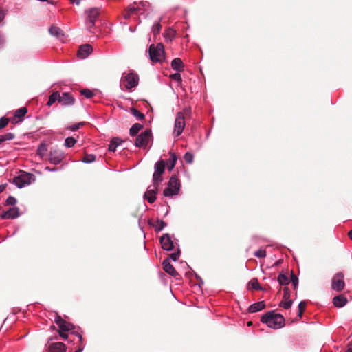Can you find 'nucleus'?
<instances>
[{
    "instance_id": "obj_33",
    "label": "nucleus",
    "mask_w": 352,
    "mask_h": 352,
    "mask_svg": "<svg viewBox=\"0 0 352 352\" xmlns=\"http://www.w3.org/2000/svg\"><path fill=\"white\" fill-rule=\"evenodd\" d=\"M27 112L28 109L26 107H21L15 111L14 116L18 118H21L26 114Z\"/></svg>"
},
{
    "instance_id": "obj_28",
    "label": "nucleus",
    "mask_w": 352,
    "mask_h": 352,
    "mask_svg": "<svg viewBox=\"0 0 352 352\" xmlns=\"http://www.w3.org/2000/svg\"><path fill=\"white\" fill-rule=\"evenodd\" d=\"M143 126L141 124H134L129 130V134L131 136H135L138 132L142 129Z\"/></svg>"
},
{
    "instance_id": "obj_18",
    "label": "nucleus",
    "mask_w": 352,
    "mask_h": 352,
    "mask_svg": "<svg viewBox=\"0 0 352 352\" xmlns=\"http://www.w3.org/2000/svg\"><path fill=\"white\" fill-rule=\"evenodd\" d=\"M19 216V210L16 207L10 208L8 210L3 212L1 218L2 219H14Z\"/></svg>"
},
{
    "instance_id": "obj_61",
    "label": "nucleus",
    "mask_w": 352,
    "mask_h": 352,
    "mask_svg": "<svg viewBox=\"0 0 352 352\" xmlns=\"http://www.w3.org/2000/svg\"><path fill=\"white\" fill-rule=\"evenodd\" d=\"M82 348L79 349L78 350H77V351H76L74 352H82Z\"/></svg>"
},
{
    "instance_id": "obj_6",
    "label": "nucleus",
    "mask_w": 352,
    "mask_h": 352,
    "mask_svg": "<svg viewBox=\"0 0 352 352\" xmlns=\"http://www.w3.org/2000/svg\"><path fill=\"white\" fill-rule=\"evenodd\" d=\"M122 84L127 89H131L138 86L139 82V76L138 74L134 72H130L128 74H123L122 79Z\"/></svg>"
},
{
    "instance_id": "obj_51",
    "label": "nucleus",
    "mask_w": 352,
    "mask_h": 352,
    "mask_svg": "<svg viewBox=\"0 0 352 352\" xmlns=\"http://www.w3.org/2000/svg\"><path fill=\"white\" fill-rule=\"evenodd\" d=\"M67 331H59V335L64 339H67L68 338V335L66 333Z\"/></svg>"
},
{
    "instance_id": "obj_3",
    "label": "nucleus",
    "mask_w": 352,
    "mask_h": 352,
    "mask_svg": "<svg viewBox=\"0 0 352 352\" xmlns=\"http://www.w3.org/2000/svg\"><path fill=\"white\" fill-rule=\"evenodd\" d=\"M148 52L153 62H162L165 58L164 45L161 43H157V45H151Z\"/></svg>"
},
{
    "instance_id": "obj_57",
    "label": "nucleus",
    "mask_w": 352,
    "mask_h": 352,
    "mask_svg": "<svg viewBox=\"0 0 352 352\" xmlns=\"http://www.w3.org/2000/svg\"><path fill=\"white\" fill-rule=\"evenodd\" d=\"M6 186V184H0V193L5 190Z\"/></svg>"
},
{
    "instance_id": "obj_30",
    "label": "nucleus",
    "mask_w": 352,
    "mask_h": 352,
    "mask_svg": "<svg viewBox=\"0 0 352 352\" xmlns=\"http://www.w3.org/2000/svg\"><path fill=\"white\" fill-rule=\"evenodd\" d=\"M277 280L281 285H287L289 283L288 277L284 274H280L278 276Z\"/></svg>"
},
{
    "instance_id": "obj_17",
    "label": "nucleus",
    "mask_w": 352,
    "mask_h": 352,
    "mask_svg": "<svg viewBox=\"0 0 352 352\" xmlns=\"http://www.w3.org/2000/svg\"><path fill=\"white\" fill-rule=\"evenodd\" d=\"M75 100L74 97L69 93L65 92L60 96L59 94V103L63 106H71L74 104Z\"/></svg>"
},
{
    "instance_id": "obj_40",
    "label": "nucleus",
    "mask_w": 352,
    "mask_h": 352,
    "mask_svg": "<svg viewBox=\"0 0 352 352\" xmlns=\"http://www.w3.org/2000/svg\"><path fill=\"white\" fill-rule=\"evenodd\" d=\"M81 94L87 98H91L94 96L93 91L88 89H82Z\"/></svg>"
},
{
    "instance_id": "obj_31",
    "label": "nucleus",
    "mask_w": 352,
    "mask_h": 352,
    "mask_svg": "<svg viewBox=\"0 0 352 352\" xmlns=\"http://www.w3.org/2000/svg\"><path fill=\"white\" fill-rule=\"evenodd\" d=\"M176 161H177L176 155L174 153L171 154V155L169 157L168 163V170L170 171L174 168Z\"/></svg>"
},
{
    "instance_id": "obj_37",
    "label": "nucleus",
    "mask_w": 352,
    "mask_h": 352,
    "mask_svg": "<svg viewBox=\"0 0 352 352\" xmlns=\"http://www.w3.org/2000/svg\"><path fill=\"white\" fill-rule=\"evenodd\" d=\"M170 78L173 80L176 81L178 85H181L182 84V79L181 74H179V72H177L175 73V74H173L170 75Z\"/></svg>"
},
{
    "instance_id": "obj_29",
    "label": "nucleus",
    "mask_w": 352,
    "mask_h": 352,
    "mask_svg": "<svg viewBox=\"0 0 352 352\" xmlns=\"http://www.w3.org/2000/svg\"><path fill=\"white\" fill-rule=\"evenodd\" d=\"M47 151V146L45 143L41 144L36 151V153L38 155H39L41 158L43 157Z\"/></svg>"
},
{
    "instance_id": "obj_27",
    "label": "nucleus",
    "mask_w": 352,
    "mask_h": 352,
    "mask_svg": "<svg viewBox=\"0 0 352 352\" xmlns=\"http://www.w3.org/2000/svg\"><path fill=\"white\" fill-rule=\"evenodd\" d=\"M56 101L59 102V92L58 91L53 92L49 96V99H48L47 105L50 107Z\"/></svg>"
},
{
    "instance_id": "obj_44",
    "label": "nucleus",
    "mask_w": 352,
    "mask_h": 352,
    "mask_svg": "<svg viewBox=\"0 0 352 352\" xmlns=\"http://www.w3.org/2000/svg\"><path fill=\"white\" fill-rule=\"evenodd\" d=\"M160 29H161V25L160 23V21L155 22L152 27L153 34H156L159 33V32L160 31Z\"/></svg>"
},
{
    "instance_id": "obj_54",
    "label": "nucleus",
    "mask_w": 352,
    "mask_h": 352,
    "mask_svg": "<svg viewBox=\"0 0 352 352\" xmlns=\"http://www.w3.org/2000/svg\"><path fill=\"white\" fill-rule=\"evenodd\" d=\"M80 125H82V124H81V123H79V124H75V125H74V126H72V130L73 131H75L78 130V129H79V127H80Z\"/></svg>"
},
{
    "instance_id": "obj_47",
    "label": "nucleus",
    "mask_w": 352,
    "mask_h": 352,
    "mask_svg": "<svg viewBox=\"0 0 352 352\" xmlns=\"http://www.w3.org/2000/svg\"><path fill=\"white\" fill-rule=\"evenodd\" d=\"M180 255V252L177 251V252H174L170 254L169 257L173 261H176L179 259Z\"/></svg>"
},
{
    "instance_id": "obj_1",
    "label": "nucleus",
    "mask_w": 352,
    "mask_h": 352,
    "mask_svg": "<svg viewBox=\"0 0 352 352\" xmlns=\"http://www.w3.org/2000/svg\"><path fill=\"white\" fill-rule=\"evenodd\" d=\"M263 323L267 324L270 328L278 329L283 327L285 324V318L280 314H276L270 311L264 314L261 319Z\"/></svg>"
},
{
    "instance_id": "obj_45",
    "label": "nucleus",
    "mask_w": 352,
    "mask_h": 352,
    "mask_svg": "<svg viewBox=\"0 0 352 352\" xmlns=\"http://www.w3.org/2000/svg\"><path fill=\"white\" fill-rule=\"evenodd\" d=\"M9 122V119L2 117L0 118V129L5 128Z\"/></svg>"
},
{
    "instance_id": "obj_38",
    "label": "nucleus",
    "mask_w": 352,
    "mask_h": 352,
    "mask_svg": "<svg viewBox=\"0 0 352 352\" xmlns=\"http://www.w3.org/2000/svg\"><path fill=\"white\" fill-rule=\"evenodd\" d=\"M293 302L292 300H284L280 302V306L287 309L292 307Z\"/></svg>"
},
{
    "instance_id": "obj_62",
    "label": "nucleus",
    "mask_w": 352,
    "mask_h": 352,
    "mask_svg": "<svg viewBox=\"0 0 352 352\" xmlns=\"http://www.w3.org/2000/svg\"><path fill=\"white\" fill-rule=\"evenodd\" d=\"M82 348L79 349L78 350H77V351H76L74 352H82Z\"/></svg>"
},
{
    "instance_id": "obj_9",
    "label": "nucleus",
    "mask_w": 352,
    "mask_h": 352,
    "mask_svg": "<svg viewBox=\"0 0 352 352\" xmlns=\"http://www.w3.org/2000/svg\"><path fill=\"white\" fill-rule=\"evenodd\" d=\"M151 137V131L149 130L144 131L137 137L135 142V146L139 148L147 146Z\"/></svg>"
},
{
    "instance_id": "obj_20",
    "label": "nucleus",
    "mask_w": 352,
    "mask_h": 352,
    "mask_svg": "<svg viewBox=\"0 0 352 352\" xmlns=\"http://www.w3.org/2000/svg\"><path fill=\"white\" fill-rule=\"evenodd\" d=\"M162 265L164 270L170 276L175 277L178 275V273L175 270V267L173 265L170 264L168 258L165 259L162 262Z\"/></svg>"
},
{
    "instance_id": "obj_19",
    "label": "nucleus",
    "mask_w": 352,
    "mask_h": 352,
    "mask_svg": "<svg viewBox=\"0 0 352 352\" xmlns=\"http://www.w3.org/2000/svg\"><path fill=\"white\" fill-rule=\"evenodd\" d=\"M93 48L89 44L82 45L78 51V56L84 59L87 58L92 52Z\"/></svg>"
},
{
    "instance_id": "obj_53",
    "label": "nucleus",
    "mask_w": 352,
    "mask_h": 352,
    "mask_svg": "<svg viewBox=\"0 0 352 352\" xmlns=\"http://www.w3.org/2000/svg\"><path fill=\"white\" fill-rule=\"evenodd\" d=\"M344 352H352V342L347 345L346 349Z\"/></svg>"
},
{
    "instance_id": "obj_23",
    "label": "nucleus",
    "mask_w": 352,
    "mask_h": 352,
    "mask_svg": "<svg viewBox=\"0 0 352 352\" xmlns=\"http://www.w3.org/2000/svg\"><path fill=\"white\" fill-rule=\"evenodd\" d=\"M49 32L52 36H56L61 41H63V37L64 36V34L60 28L56 26H52L49 29Z\"/></svg>"
},
{
    "instance_id": "obj_63",
    "label": "nucleus",
    "mask_w": 352,
    "mask_h": 352,
    "mask_svg": "<svg viewBox=\"0 0 352 352\" xmlns=\"http://www.w3.org/2000/svg\"><path fill=\"white\" fill-rule=\"evenodd\" d=\"M129 30H130V31H131V32H133V28H129Z\"/></svg>"
},
{
    "instance_id": "obj_12",
    "label": "nucleus",
    "mask_w": 352,
    "mask_h": 352,
    "mask_svg": "<svg viewBox=\"0 0 352 352\" xmlns=\"http://www.w3.org/2000/svg\"><path fill=\"white\" fill-rule=\"evenodd\" d=\"M52 338L48 340L45 346L50 352H66V346L64 343L56 342H52Z\"/></svg>"
},
{
    "instance_id": "obj_26",
    "label": "nucleus",
    "mask_w": 352,
    "mask_h": 352,
    "mask_svg": "<svg viewBox=\"0 0 352 352\" xmlns=\"http://www.w3.org/2000/svg\"><path fill=\"white\" fill-rule=\"evenodd\" d=\"M152 226L155 228V230L158 232L166 226V223L162 220L157 219Z\"/></svg>"
},
{
    "instance_id": "obj_60",
    "label": "nucleus",
    "mask_w": 352,
    "mask_h": 352,
    "mask_svg": "<svg viewBox=\"0 0 352 352\" xmlns=\"http://www.w3.org/2000/svg\"><path fill=\"white\" fill-rule=\"evenodd\" d=\"M3 18V14L0 12V21Z\"/></svg>"
},
{
    "instance_id": "obj_2",
    "label": "nucleus",
    "mask_w": 352,
    "mask_h": 352,
    "mask_svg": "<svg viewBox=\"0 0 352 352\" xmlns=\"http://www.w3.org/2000/svg\"><path fill=\"white\" fill-rule=\"evenodd\" d=\"M148 8L149 3L147 1L133 2L128 6L124 13V16L125 19H129L133 15L141 14L144 11L147 10Z\"/></svg>"
},
{
    "instance_id": "obj_7",
    "label": "nucleus",
    "mask_w": 352,
    "mask_h": 352,
    "mask_svg": "<svg viewBox=\"0 0 352 352\" xmlns=\"http://www.w3.org/2000/svg\"><path fill=\"white\" fill-rule=\"evenodd\" d=\"M185 117L182 112L176 114L173 135L174 137H179L184 131L185 127Z\"/></svg>"
},
{
    "instance_id": "obj_41",
    "label": "nucleus",
    "mask_w": 352,
    "mask_h": 352,
    "mask_svg": "<svg viewBox=\"0 0 352 352\" xmlns=\"http://www.w3.org/2000/svg\"><path fill=\"white\" fill-rule=\"evenodd\" d=\"M1 136L3 142L8 140H12L14 138V135L12 133H7L6 134L1 135Z\"/></svg>"
},
{
    "instance_id": "obj_55",
    "label": "nucleus",
    "mask_w": 352,
    "mask_h": 352,
    "mask_svg": "<svg viewBox=\"0 0 352 352\" xmlns=\"http://www.w3.org/2000/svg\"><path fill=\"white\" fill-rule=\"evenodd\" d=\"M45 170H48V171H50V172H55L58 169L56 168H50L49 166H47L45 167Z\"/></svg>"
},
{
    "instance_id": "obj_14",
    "label": "nucleus",
    "mask_w": 352,
    "mask_h": 352,
    "mask_svg": "<svg viewBox=\"0 0 352 352\" xmlns=\"http://www.w3.org/2000/svg\"><path fill=\"white\" fill-rule=\"evenodd\" d=\"M158 186L153 183V187L149 186L147 191L144 193V198L147 199L149 204H153L156 200V194L158 191Z\"/></svg>"
},
{
    "instance_id": "obj_13",
    "label": "nucleus",
    "mask_w": 352,
    "mask_h": 352,
    "mask_svg": "<svg viewBox=\"0 0 352 352\" xmlns=\"http://www.w3.org/2000/svg\"><path fill=\"white\" fill-rule=\"evenodd\" d=\"M56 324L58 326L60 330L62 331H69L74 329V326L63 320L60 316L56 315L54 319Z\"/></svg>"
},
{
    "instance_id": "obj_24",
    "label": "nucleus",
    "mask_w": 352,
    "mask_h": 352,
    "mask_svg": "<svg viewBox=\"0 0 352 352\" xmlns=\"http://www.w3.org/2000/svg\"><path fill=\"white\" fill-rule=\"evenodd\" d=\"M171 67L173 69L177 72H182L184 70V64L181 58H176L171 61Z\"/></svg>"
},
{
    "instance_id": "obj_8",
    "label": "nucleus",
    "mask_w": 352,
    "mask_h": 352,
    "mask_svg": "<svg viewBox=\"0 0 352 352\" xmlns=\"http://www.w3.org/2000/svg\"><path fill=\"white\" fill-rule=\"evenodd\" d=\"M165 170V163L163 160H160L155 165V172L153 175V183L155 185H159L162 181V175Z\"/></svg>"
},
{
    "instance_id": "obj_22",
    "label": "nucleus",
    "mask_w": 352,
    "mask_h": 352,
    "mask_svg": "<svg viewBox=\"0 0 352 352\" xmlns=\"http://www.w3.org/2000/svg\"><path fill=\"white\" fill-rule=\"evenodd\" d=\"M333 303L336 307H342L347 303V299L342 295L335 296Z\"/></svg>"
},
{
    "instance_id": "obj_25",
    "label": "nucleus",
    "mask_w": 352,
    "mask_h": 352,
    "mask_svg": "<svg viewBox=\"0 0 352 352\" xmlns=\"http://www.w3.org/2000/svg\"><path fill=\"white\" fill-rule=\"evenodd\" d=\"M122 141L119 138H114L110 142L109 144V151L111 152H115L116 148L122 144Z\"/></svg>"
},
{
    "instance_id": "obj_58",
    "label": "nucleus",
    "mask_w": 352,
    "mask_h": 352,
    "mask_svg": "<svg viewBox=\"0 0 352 352\" xmlns=\"http://www.w3.org/2000/svg\"><path fill=\"white\" fill-rule=\"evenodd\" d=\"M75 334H76V336L78 338L79 341H80V342H81V341H82V336H81L80 333H76Z\"/></svg>"
},
{
    "instance_id": "obj_34",
    "label": "nucleus",
    "mask_w": 352,
    "mask_h": 352,
    "mask_svg": "<svg viewBox=\"0 0 352 352\" xmlns=\"http://www.w3.org/2000/svg\"><path fill=\"white\" fill-rule=\"evenodd\" d=\"M131 111L132 115L134 117H135L137 120H142L144 118V115L142 113H141L140 111H139L138 110H137L136 109L132 108L131 109Z\"/></svg>"
},
{
    "instance_id": "obj_56",
    "label": "nucleus",
    "mask_w": 352,
    "mask_h": 352,
    "mask_svg": "<svg viewBox=\"0 0 352 352\" xmlns=\"http://www.w3.org/2000/svg\"><path fill=\"white\" fill-rule=\"evenodd\" d=\"M70 1H71V3L78 6V5H80L81 0H70Z\"/></svg>"
},
{
    "instance_id": "obj_11",
    "label": "nucleus",
    "mask_w": 352,
    "mask_h": 352,
    "mask_svg": "<svg viewBox=\"0 0 352 352\" xmlns=\"http://www.w3.org/2000/svg\"><path fill=\"white\" fill-rule=\"evenodd\" d=\"M99 11L97 8H93L88 11L87 19L86 21L87 28L89 31H91V28L94 26L95 22L98 17Z\"/></svg>"
},
{
    "instance_id": "obj_16",
    "label": "nucleus",
    "mask_w": 352,
    "mask_h": 352,
    "mask_svg": "<svg viewBox=\"0 0 352 352\" xmlns=\"http://www.w3.org/2000/svg\"><path fill=\"white\" fill-rule=\"evenodd\" d=\"M64 158L63 153L57 150L51 151L50 153V158L49 160L50 163L57 165L60 164Z\"/></svg>"
},
{
    "instance_id": "obj_50",
    "label": "nucleus",
    "mask_w": 352,
    "mask_h": 352,
    "mask_svg": "<svg viewBox=\"0 0 352 352\" xmlns=\"http://www.w3.org/2000/svg\"><path fill=\"white\" fill-rule=\"evenodd\" d=\"M183 113H184V116H185V115L186 116H190V114H191V108L190 107H185L183 110V111H182Z\"/></svg>"
},
{
    "instance_id": "obj_48",
    "label": "nucleus",
    "mask_w": 352,
    "mask_h": 352,
    "mask_svg": "<svg viewBox=\"0 0 352 352\" xmlns=\"http://www.w3.org/2000/svg\"><path fill=\"white\" fill-rule=\"evenodd\" d=\"M292 282L294 289H296L298 287V278L293 273H292Z\"/></svg>"
},
{
    "instance_id": "obj_36",
    "label": "nucleus",
    "mask_w": 352,
    "mask_h": 352,
    "mask_svg": "<svg viewBox=\"0 0 352 352\" xmlns=\"http://www.w3.org/2000/svg\"><path fill=\"white\" fill-rule=\"evenodd\" d=\"M76 143V140L72 137L67 138L65 140V146L67 148L73 147Z\"/></svg>"
},
{
    "instance_id": "obj_21",
    "label": "nucleus",
    "mask_w": 352,
    "mask_h": 352,
    "mask_svg": "<svg viewBox=\"0 0 352 352\" xmlns=\"http://www.w3.org/2000/svg\"><path fill=\"white\" fill-rule=\"evenodd\" d=\"M265 307V302L260 301V302H257L256 303L251 305L248 308V311L250 313H256V312H258L259 311L264 309Z\"/></svg>"
},
{
    "instance_id": "obj_15",
    "label": "nucleus",
    "mask_w": 352,
    "mask_h": 352,
    "mask_svg": "<svg viewBox=\"0 0 352 352\" xmlns=\"http://www.w3.org/2000/svg\"><path fill=\"white\" fill-rule=\"evenodd\" d=\"M162 248L166 250H172L174 248L173 241L168 234H164L160 237Z\"/></svg>"
},
{
    "instance_id": "obj_10",
    "label": "nucleus",
    "mask_w": 352,
    "mask_h": 352,
    "mask_svg": "<svg viewBox=\"0 0 352 352\" xmlns=\"http://www.w3.org/2000/svg\"><path fill=\"white\" fill-rule=\"evenodd\" d=\"M344 275L342 273H337L333 278L331 288L337 292L342 291L344 287Z\"/></svg>"
},
{
    "instance_id": "obj_35",
    "label": "nucleus",
    "mask_w": 352,
    "mask_h": 352,
    "mask_svg": "<svg viewBox=\"0 0 352 352\" xmlns=\"http://www.w3.org/2000/svg\"><path fill=\"white\" fill-rule=\"evenodd\" d=\"M96 160V156L93 154H85L82 162L86 164L91 163Z\"/></svg>"
},
{
    "instance_id": "obj_39",
    "label": "nucleus",
    "mask_w": 352,
    "mask_h": 352,
    "mask_svg": "<svg viewBox=\"0 0 352 352\" xmlns=\"http://www.w3.org/2000/svg\"><path fill=\"white\" fill-rule=\"evenodd\" d=\"M184 159L188 164H191L193 162L194 155L190 152H187L184 154Z\"/></svg>"
},
{
    "instance_id": "obj_59",
    "label": "nucleus",
    "mask_w": 352,
    "mask_h": 352,
    "mask_svg": "<svg viewBox=\"0 0 352 352\" xmlns=\"http://www.w3.org/2000/svg\"><path fill=\"white\" fill-rule=\"evenodd\" d=\"M348 236H349V239L352 240V230H350L349 232Z\"/></svg>"
},
{
    "instance_id": "obj_43",
    "label": "nucleus",
    "mask_w": 352,
    "mask_h": 352,
    "mask_svg": "<svg viewBox=\"0 0 352 352\" xmlns=\"http://www.w3.org/2000/svg\"><path fill=\"white\" fill-rule=\"evenodd\" d=\"M254 256L257 258H265L266 256V252L265 250L259 249L254 252Z\"/></svg>"
},
{
    "instance_id": "obj_52",
    "label": "nucleus",
    "mask_w": 352,
    "mask_h": 352,
    "mask_svg": "<svg viewBox=\"0 0 352 352\" xmlns=\"http://www.w3.org/2000/svg\"><path fill=\"white\" fill-rule=\"evenodd\" d=\"M4 41V37L3 34L0 33V48L3 46Z\"/></svg>"
},
{
    "instance_id": "obj_32",
    "label": "nucleus",
    "mask_w": 352,
    "mask_h": 352,
    "mask_svg": "<svg viewBox=\"0 0 352 352\" xmlns=\"http://www.w3.org/2000/svg\"><path fill=\"white\" fill-rule=\"evenodd\" d=\"M248 285L250 288L254 289L261 290L262 287L260 286L258 280L256 278H253L250 280Z\"/></svg>"
},
{
    "instance_id": "obj_42",
    "label": "nucleus",
    "mask_w": 352,
    "mask_h": 352,
    "mask_svg": "<svg viewBox=\"0 0 352 352\" xmlns=\"http://www.w3.org/2000/svg\"><path fill=\"white\" fill-rule=\"evenodd\" d=\"M306 305H307V303L305 301H301L298 304V316L299 317H302V312L306 307Z\"/></svg>"
},
{
    "instance_id": "obj_4",
    "label": "nucleus",
    "mask_w": 352,
    "mask_h": 352,
    "mask_svg": "<svg viewBox=\"0 0 352 352\" xmlns=\"http://www.w3.org/2000/svg\"><path fill=\"white\" fill-rule=\"evenodd\" d=\"M35 180V176L30 173L21 171L19 175L13 178V183L19 188H21L25 186L31 184Z\"/></svg>"
},
{
    "instance_id": "obj_5",
    "label": "nucleus",
    "mask_w": 352,
    "mask_h": 352,
    "mask_svg": "<svg viewBox=\"0 0 352 352\" xmlns=\"http://www.w3.org/2000/svg\"><path fill=\"white\" fill-rule=\"evenodd\" d=\"M180 189V182L178 178L173 175L168 183V187L164 189L163 195L164 197H170L179 193Z\"/></svg>"
},
{
    "instance_id": "obj_49",
    "label": "nucleus",
    "mask_w": 352,
    "mask_h": 352,
    "mask_svg": "<svg viewBox=\"0 0 352 352\" xmlns=\"http://www.w3.org/2000/svg\"><path fill=\"white\" fill-rule=\"evenodd\" d=\"M284 294H283V299L284 300H290V291L288 287H285L283 289Z\"/></svg>"
},
{
    "instance_id": "obj_46",
    "label": "nucleus",
    "mask_w": 352,
    "mask_h": 352,
    "mask_svg": "<svg viewBox=\"0 0 352 352\" xmlns=\"http://www.w3.org/2000/svg\"><path fill=\"white\" fill-rule=\"evenodd\" d=\"M6 204L14 206L16 204V199L12 196H9L6 199Z\"/></svg>"
}]
</instances>
